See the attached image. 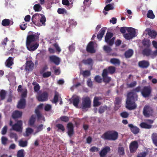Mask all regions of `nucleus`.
Here are the masks:
<instances>
[{"label":"nucleus","instance_id":"obj_1","mask_svg":"<svg viewBox=\"0 0 157 157\" xmlns=\"http://www.w3.org/2000/svg\"><path fill=\"white\" fill-rule=\"evenodd\" d=\"M140 92L143 97H149L152 92L151 87L150 86H144L141 88V86H138L128 94L126 107L129 110H134L136 108L137 105L135 101L137 100L138 97L136 93Z\"/></svg>","mask_w":157,"mask_h":157},{"label":"nucleus","instance_id":"obj_2","mask_svg":"<svg viewBox=\"0 0 157 157\" xmlns=\"http://www.w3.org/2000/svg\"><path fill=\"white\" fill-rule=\"evenodd\" d=\"M37 33L29 35L26 39V46L27 49L30 51H33L37 49L39 46V44L35 42L39 39V35Z\"/></svg>","mask_w":157,"mask_h":157},{"label":"nucleus","instance_id":"obj_3","mask_svg":"<svg viewBox=\"0 0 157 157\" xmlns=\"http://www.w3.org/2000/svg\"><path fill=\"white\" fill-rule=\"evenodd\" d=\"M32 21L35 25L37 26H41L42 25H45L46 19L44 15L36 13L33 15Z\"/></svg>","mask_w":157,"mask_h":157},{"label":"nucleus","instance_id":"obj_4","mask_svg":"<svg viewBox=\"0 0 157 157\" xmlns=\"http://www.w3.org/2000/svg\"><path fill=\"white\" fill-rule=\"evenodd\" d=\"M118 133L115 131H108L105 132L101 138L105 140L115 141L118 138Z\"/></svg>","mask_w":157,"mask_h":157},{"label":"nucleus","instance_id":"obj_5","mask_svg":"<svg viewBox=\"0 0 157 157\" xmlns=\"http://www.w3.org/2000/svg\"><path fill=\"white\" fill-rule=\"evenodd\" d=\"M127 31L128 33L125 34L124 36L126 39L130 40L135 37L136 31L135 29L131 27L128 28Z\"/></svg>","mask_w":157,"mask_h":157},{"label":"nucleus","instance_id":"obj_6","mask_svg":"<svg viewBox=\"0 0 157 157\" xmlns=\"http://www.w3.org/2000/svg\"><path fill=\"white\" fill-rule=\"evenodd\" d=\"M143 113L145 117H149L152 115L153 110L150 106L146 105L144 108Z\"/></svg>","mask_w":157,"mask_h":157},{"label":"nucleus","instance_id":"obj_7","mask_svg":"<svg viewBox=\"0 0 157 157\" xmlns=\"http://www.w3.org/2000/svg\"><path fill=\"white\" fill-rule=\"evenodd\" d=\"M91 101L88 97H85L82 99V108L83 109L90 108L91 107Z\"/></svg>","mask_w":157,"mask_h":157},{"label":"nucleus","instance_id":"obj_8","mask_svg":"<svg viewBox=\"0 0 157 157\" xmlns=\"http://www.w3.org/2000/svg\"><path fill=\"white\" fill-rule=\"evenodd\" d=\"M48 94L46 91H44L42 93L38 94L37 99L39 101H45L48 100Z\"/></svg>","mask_w":157,"mask_h":157},{"label":"nucleus","instance_id":"obj_9","mask_svg":"<svg viewBox=\"0 0 157 157\" xmlns=\"http://www.w3.org/2000/svg\"><path fill=\"white\" fill-rule=\"evenodd\" d=\"M139 147V144L137 141H134L131 142L129 145V150L131 153L135 152Z\"/></svg>","mask_w":157,"mask_h":157},{"label":"nucleus","instance_id":"obj_10","mask_svg":"<svg viewBox=\"0 0 157 157\" xmlns=\"http://www.w3.org/2000/svg\"><path fill=\"white\" fill-rule=\"evenodd\" d=\"M22 121L21 120H19L17 123L12 126V129L17 132H21L22 129Z\"/></svg>","mask_w":157,"mask_h":157},{"label":"nucleus","instance_id":"obj_11","mask_svg":"<svg viewBox=\"0 0 157 157\" xmlns=\"http://www.w3.org/2000/svg\"><path fill=\"white\" fill-rule=\"evenodd\" d=\"M108 75V72L107 69H104L102 73V76L103 82L106 84L109 83L111 80V77H109Z\"/></svg>","mask_w":157,"mask_h":157},{"label":"nucleus","instance_id":"obj_12","mask_svg":"<svg viewBox=\"0 0 157 157\" xmlns=\"http://www.w3.org/2000/svg\"><path fill=\"white\" fill-rule=\"evenodd\" d=\"M86 51L88 52L94 53L95 52L96 50L94 48V42L90 41L87 44L86 48Z\"/></svg>","mask_w":157,"mask_h":157},{"label":"nucleus","instance_id":"obj_13","mask_svg":"<svg viewBox=\"0 0 157 157\" xmlns=\"http://www.w3.org/2000/svg\"><path fill=\"white\" fill-rule=\"evenodd\" d=\"M67 133L70 137H71L74 134V126L72 123L69 122L67 124Z\"/></svg>","mask_w":157,"mask_h":157},{"label":"nucleus","instance_id":"obj_14","mask_svg":"<svg viewBox=\"0 0 157 157\" xmlns=\"http://www.w3.org/2000/svg\"><path fill=\"white\" fill-rule=\"evenodd\" d=\"M110 147L108 146L104 147L99 152L100 157H105L107 154L110 151Z\"/></svg>","mask_w":157,"mask_h":157},{"label":"nucleus","instance_id":"obj_15","mask_svg":"<svg viewBox=\"0 0 157 157\" xmlns=\"http://www.w3.org/2000/svg\"><path fill=\"white\" fill-rule=\"evenodd\" d=\"M146 32H147L148 35L153 39H154L157 35L156 31L151 30L150 28H147L145 29Z\"/></svg>","mask_w":157,"mask_h":157},{"label":"nucleus","instance_id":"obj_16","mask_svg":"<svg viewBox=\"0 0 157 157\" xmlns=\"http://www.w3.org/2000/svg\"><path fill=\"white\" fill-rule=\"evenodd\" d=\"M139 67L142 68H147L150 65L149 62L146 60H143L139 62L138 63Z\"/></svg>","mask_w":157,"mask_h":157},{"label":"nucleus","instance_id":"obj_17","mask_svg":"<svg viewBox=\"0 0 157 157\" xmlns=\"http://www.w3.org/2000/svg\"><path fill=\"white\" fill-rule=\"evenodd\" d=\"M49 59L51 62L54 63L56 65H58L60 62V59L56 56L53 55L49 57Z\"/></svg>","mask_w":157,"mask_h":157},{"label":"nucleus","instance_id":"obj_18","mask_svg":"<svg viewBox=\"0 0 157 157\" xmlns=\"http://www.w3.org/2000/svg\"><path fill=\"white\" fill-rule=\"evenodd\" d=\"M130 128L131 132L134 134H138L140 131V129L138 128L135 126H134L132 124H129L128 125Z\"/></svg>","mask_w":157,"mask_h":157},{"label":"nucleus","instance_id":"obj_19","mask_svg":"<svg viewBox=\"0 0 157 157\" xmlns=\"http://www.w3.org/2000/svg\"><path fill=\"white\" fill-rule=\"evenodd\" d=\"M34 66V63L32 61H27L26 63L25 69L28 71H32Z\"/></svg>","mask_w":157,"mask_h":157},{"label":"nucleus","instance_id":"obj_20","mask_svg":"<svg viewBox=\"0 0 157 157\" xmlns=\"http://www.w3.org/2000/svg\"><path fill=\"white\" fill-rule=\"evenodd\" d=\"M25 99L24 98H21L18 103L17 107L20 109H23L25 107Z\"/></svg>","mask_w":157,"mask_h":157},{"label":"nucleus","instance_id":"obj_21","mask_svg":"<svg viewBox=\"0 0 157 157\" xmlns=\"http://www.w3.org/2000/svg\"><path fill=\"white\" fill-rule=\"evenodd\" d=\"M13 64V58L11 57H9L5 63L6 66L9 68Z\"/></svg>","mask_w":157,"mask_h":157},{"label":"nucleus","instance_id":"obj_22","mask_svg":"<svg viewBox=\"0 0 157 157\" xmlns=\"http://www.w3.org/2000/svg\"><path fill=\"white\" fill-rule=\"evenodd\" d=\"M106 29V28L105 27H103L101 29L97 35L98 39L100 40H101L105 32Z\"/></svg>","mask_w":157,"mask_h":157},{"label":"nucleus","instance_id":"obj_23","mask_svg":"<svg viewBox=\"0 0 157 157\" xmlns=\"http://www.w3.org/2000/svg\"><path fill=\"white\" fill-rule=\"evenodd\" d=\"M22 112L21 111L16 110L13 112L12 115V117L14 119L20 118L22 116Z\"/></svg>","mask_w":157,"mask_h":157},{"label":"nucleus","instance_id":"obj_24","mask_svg":"<svg viewBox=\"0 0 157 157\" xmlns=\"http://www.w3.org/2000/svg\"><path fill=\"white\" fill-rule=\"evenodd\" d=\"M82 62L85 65L93 66V61L92 59L91 58H89L87 59H83Z\"/></svg>","mask_w":157,"mask_h":157},{"label":"nucleus","instance_id":"obj_25","mask_svg":"<svg viewBox=\"0 0 157 157\" xmlns=\"http://www.w3.org/2000/svg\"><path fill=\"white\" fill-rule=\"evenodd\" d=\"M101 99V98L100 97H94L93 101V105L94 106H98L101 104V102L99 101Z\"/></svg>","mask_w":157,"mask_h":157},{"label":"nucleus","instance_id":"obj_26","mask_svg":"<svg viewBox=\"0 0 157 157\" xmlns=\"http://www.w3.org/2000/svg\"><path fill=\"white\" fill-rule=\"evenodd\" d=\"M80 101V98L78 96H76L72 99V103L73 105L76 107H78V104Z\"/></svg>","mask_w":157,"mask_h":157},{"label":"nucleus","instance_id":"obj_27","mask_svg":"<svg viewBox=\"0 0 157 157\" xmlns=\"http://www.w3.org/2000/svg\"><path fill=\"white\" fill-rule=\"evenodd\" d=\"M151 139L153 144L157 147V133H153L151 136Z\"/></svg>","mask_w":157,"mask_h":157},{"label":"nucleus","instance_id":"obj_28","mask_svg":"<svg viewBox=\"0 0 157 157\" xmlns=\"http://www.w3.org/2000/svg\"><path fill=\"white\" fill-rule=\"evenodd\" d=\"M133 53V50L132 49H129L125 52L124 55L125 58H129L132 56Z\"/></svg>","mask_w":157,"mask_h":157},{"label":"nucleus","instance_id":"obj_29","mask_svg":"<svg viewBox=\"0 0 157 157\" xmlns=\"http://www.w3.org/2000/svg\"><path fill=\"white\" fill-rule=\"evenodd\" d=\"M36 116L34 115H32L29 119V124L30 126H33L34 125L36 121Z\"/></svg>","mask_w":157,"mask_h":157},{"label":"nucleus","instance_id":"obj_30","mask_svg":"<svg viewBox=\"0 0 157 157\" xmlns=\"http://www.w3.org/2000/svg\"><path fill=\"white\" fill-rule=\"evenodd\" d=\"M151 50L149 48H145L142 51V53L143 55L146 56H151Z\"/></svg>","mask_w":157,"mask_h":157},{"label":"nucleus","instance_id":"obj_31","mask_svg":"<svg viewBox=\"0 0 157 157\" xmlns=\"http://www.w3.org/2000/svg\"><path fill=\"white\" fill-rule=\"evenodd\" d=\"M113 34L110 32H107L105 37V41L108 44L110 38L113 37Z\"/></svg>","mask_w":157,"mask_h":157},{"label":"nucleus","instance_id":"obj_32","mask_svg":"<svg viewBox=\"0 0 157 157\" xmlns=\"http://www.w3.org/2000/svg\"><path fill=\"white\" fill-rule=\"evenodd\" d=\"M140 126L141 128L148 129L151 128L152 127L151 125L144 122L141 123L140 124Z\"/></svg>","mask_w":157,"mask_h":157},{"label":"nucleus","instance_id":"obj_33","mask_svg":"<svg viewBox=\"0 0 157 157\" xmlns=\"http://www.w3.org/2000/svg\"><path fill=\"white\" fill-rule=\"evenodd\" d=\"M28 143L27 140L23 141L21 140L19 141V145L21 147H25L27 146Z\"/></svg>","mask_w":157,"mask_h":157},{"label":"nucleus","instance_id":"obj_34","mask_svg":"<svg viewBox=\"0 0 157 157\" xmlns=\"http://www.w3.org/2000/svg\"><path fill=\"white\" fill-rule=\"evenodd\" d=\"M111 63L114 65H119L120 64V61L118 59L116 58H112L110 60Z\"/></svg>","mask_w":157,"mask_h":157},{"label":"nucleus","instance_id":"obj_35","mask_svg":"<svg viewBox=\"0 0 157 157\" xmlns=\"http://www.w3.org/2000/svg\"><path fill=\"white\" fill-rule=\"evenodd\" d=\"M108 73H109L111 74H114L116 71V68L112 66H109L107 70Z\"/></svg>","mask_w":157,"mask_h":157},{"label":"nucleus","instance_id":"obj_36","mask_svg":"<svg viewBox=\"0 0 157 157\" xmlns=\"http://www.w3.org/2000/svg\"><path fill=\"white\" fill-rule=\"evenodd\" d=\"M10 23V20L9 19H5L2 20V25L4 26H7L9 25Z\"/></svg>","mask_w":157,"mask_h":157},{"label":"nucleus","instance_id":"obj_37","mask_svg":"<svg viewBox=\"0 0 157 157\" xmlns=\"http://www.w3.org/2000/svg\"><path fill=\"white\" fill-rule=\"evenodd\" d=\"M147 16V17L152 19H154L155 17V16L153 11L151 10H150L148 11Z\"/></svg>","mask_w":157,"mask_h":157},{"label":"nucleus","instance_id":"obj_38","mask_svg":"<svg viewBox=\"0 0 157 157\" xmlns=\"http://www.w3.org/2000/svg\"><path fill=\"white\" fill-rule=\"evenodd\" d=\"M114 6L111 4H109L106 5L104 8V10L107 11L110 10H112L114 9Z\"/></svg>","mask_w":157,"mask_h":157},{"label":"nucleus","instance_id":"obj_39","mask_svg":"<svg viewBox=\"0 0 157 157\" xmlns=\"http://www.w3.org/2000/svg\"><path fill=\"white\" fill-rule=\"evenodd\" d=\"M59 97V94L57 92H56L55 93V95L52 101V102L54 103H56L58 101V98Z\"/></svg>","mask_w":157,"mask_h":157},{"label":"nucleus","instance_id":"obj_40","mask_svg":"<svg viewBox=\"0 0 157 157\" xmlns=\"http://www.w3.org/2000/svg\"><path fill=\"white\" fill-rule=\"evenodd\" d=\"M107 107L106 105L101 106L99 108L98 112L100 113L101 114L103 113L105 110H107Z\"/></svg>","mask_w":157,"mask_h":157},{"label":"nucleus","instance_id":"obj_41","mask_svg":"<svg viewBox=\"0 0 157 157\" xmlns=\"http://www.w3.org/2000/svg\"><path fill=\"white\" fill-rule=\"evenodd\" d=\"M6 93L4 90H2L0 92V97L1 100H2L5 99Z\"/></svg>","mask_w":157,"mask_h":157},{"label":"nucleus","instance_id":"obj_42","mask_svg":"<svg viewBox=\"0 0 157 157\" xmlns=\"http://www.w3.org/2000/svg\"><path fill=\"white\" fill-rule=\"evenodd\" d=\"M124 150L123 147H119L118 148V152L120 155H123L124 154Z\"/></svg>","mask_w":157,"mask_h":157},{"label":"nucleus","instance_id":"obj_43","mask_svg":"<svg viewBox=\"0 0 157 157\" xmlns=\"http://www.w3.org/2000/svg\"><path fill=\"white\" fill-rule=\"evenodd\" d=\"M35 113L36 115L38 120H40L42 117V116L39 110L36 109L35 110Z\"/></svg>","mask_w":157,"mask_h":157},{"label":"nucleus","instance_id":"obj_44","mask_svg":"<svg viewBox=\"0 0 157 157\" xmlns=\"http://www.w3.org/2000/svg\"><path fill=\"white\" fill-rule=\"evenodd\" d=\"M33 9L36 11L38 12L41 10L42 8L40 5L38 4H35L33 6Z\"/></svg>","mask_w":157,"mask_h":157},{"label":"nucleus","instance_id":"obj_45","mask_svg":"<svg viewBox=\"0 0 157 157\" xmlns=\"http://www.w3.org/2000/svg\"><path fill=\"white\" fill-rule=\"evenodd\" d=\"M24 150L23 149L19 150L17 152V157H24Z\"/></svg>","mask_w":157,"mask_h":157},{"label":"nucleus","instance_id":"obj_46","mask_svg":"<svg viewBox=\"0 0 157 157\" xmlns=\"http://www.w3.org/2000/svg\"><path fill=\"white\" fill-rule=\"evenodd\" d=\"M57 12L59 14H67V10L64 8H59L57 10Z\"/></svg>","mask_w":157,"mask_h":157},{"label":"nucleus","instance_id":"obj_47","mask_svg":"<svg viewBox=\"0 0 157 157\" xmlns=\"http://www.w3.org/2000/svg\"><path fill=\"white\" fill-rule=\"evenodd\" d=\"M82 74L84 77H88L90 75V71L85 70L83 71V72L82 73Z\"/></svg>","mask_w":157,"mask_h":157},{"label":"nucleus","instance_id":"obj_48","mask_svg":"<svg viewBox=\"0 0 157 157\" xmlns=\"http://www.w3.org/2000/svg\"><path fill=\"white\" fill-rule=\"evenodd\" d=\"M56 127L58 128L59 130H61L62 132L65 131V128L63 125L60 124H58L56 125Z\"/></svg>","mask_w":157,"mask_h":157},{"label":"nucleus","instance_id":"obj_49","mask_svg":"<svg viewBox=\"0 0 157 157\" xmlns=\"http://www.w3.org/2000/svg\"><path fill=\"white\" fill-rule=\"evenodd\" d=\"M33 132V130L32 128H27L26 131V136H29V134L32 133Z\"/></svg>","mask_w":157,"mask_h":157},{"label":"nucleus","instance_id":"obj_50","mask_svg":"<svg viewBox=\"0 0 157 157\" xmlns=\"http://www.w3.org/2000/svg\"><path fill=\"white\" fill-rule=\"evenodd\" d=\"M94 80L96 82L98 83H101L102 82V78L99 75H97L95 76Z\"/></svg>","mask_w":157,"mask_h":157},{"label":"nucleus","instance_id":"obj_51","mask_svg":"<svg viewBox=\"0 0 157 157\" xmlns=\"http://www.w3.org/2000/svg\"><path fill=\"white\" fill-rule=\"evenodd\" d=\"M20 27L22 30H25L27 27V24L24 22H22L20 25Z\"/></svg>","mask_w":157,"mask_h":157},{"label":"nucleus","instance_id":"obj_52","mask_svg":"<svg viewBox=\"0 0 157 157\" xmlns=\"http://www.w3.org/2000/svg\"><path fill=\"white\" fill-rule=\"evenodd\" d=\"M136 82L134 81L130 84H127V86L128 88H132L136 86Z\"/></svg>","mask_w":157,"mask_h":157},{"label":"nucleus","instance_id":"obj_53","mask_svg":"<svg viewBox=\"0 0 157 157\" xmlns=\"http://www.w3.org/2000/svg\"><path fill=\"white\" fill-rule=\"evenodd\" d=\"M103 49L107 53H109L112 51V49L110 47L107 46L105 45L103 47Z\"/></svg>","mask_w":157,"mask_h":157},{"label":"nucleus","instance_id":"obj_54","mask_svg":"<svg viewBox=\"0 0 157 157\" xmlns=\"http://www.w3.org/2000/svg\"><path fill=\"white\" fill-rule=\"evenodd\" d=\"M99 148L95 146H93L90 149V151L92 152H97L99 151Z\"/></svg>","mask_w":157,"mask_h":157},{"label":"nucleus","instance_id":"obj_55","mask_svg":"<svg viewBox=\"0 0 157 157\" xmlns=\"http://www.w3.org/2000/svg\"><path fill=\"white\" fill-rule=\"evenodd\" d=\"M10 136L12 138H14L15 141H17L18 139V137L17 134L15 133H10Z\"/></svg>","mask_w":157,"mask_h":157},{"label":"nucleus","instance_id":"obj_56","mask_svg":"<svg viewBox=\"0 0 157 157\" xmlns=\"http://www.w3.org/2000/svg\"><path fill=\"white\" fill-rule=\"evenodd\" d=\"M120 115L123 118H127L128 117L129 114L126 112H123L120 113Z\"/></svg>","mask_w":157,"mask_h":157},{"label":"nucleus","instance_id":"obj_57","mask_svg":"<svg viewBox=\"0 0 157 157\" xmlns=\"http://www.w3.org/2000/svg\"><path fill=\"white\" fill-rule=\"evenodd\" d=\"M60 119L61 121L66 122H67L69 121V118L68 117L65 116L61 117Z\"/></svg>","mask_w":157,"mask_h":157},{"label":"nucleus","instance_id":"obj_58","mask_svg":"<svg viewBox=\"0 0 157 157\" xmlns=\"http://www.w3.org/2000/svg\"><path fill=\"white\" fill-rule=\"evenodd\" d=\"M142 43L144 46H146L147 47H149L150 46L149 40H144L143 41Z\"/></svg>","mask_w":157,"mask_h":157},{"label":"nucleus","instance_id":"obj_59","mask_svg":"<svg viewBox=\"0 0 157 157\" xmlns=\"http://www.w3.org/2000/svg\"><path fill=\"white\" fill-rule=\"evenodd\" d=\"M51 75V72L47 71V72L44 73L42 75V76L44 78H46L50 76Z\"/></svg>","mask_w":157,"mask_h":157},{"label":"nucleus","instance_id":"obj_60","mask_svg":"<svg viewBox=\"0 0 157 157\" xmlns=\"http://www.w3.org/2000/svg\"><path fill=\"white\" fill-rule=\"evenodd\" d=\"M147 153L146 152L144 151V152H141L138 154L137 156V157H145L147 155Z\"/></svg>","mask_w":157,"mask_h":157},{"label":"nucleus","instance_id":"obj_61","mask_svg":"<svg viewBox=\"0 0 157 157\" xmlns=\"http://www.w3.org/2000/svg\"><path fill=\"white\" fill-rule=\"evenodd\" d=\"M51 105L48 104L45 105L44 107V110L45 111H49L51 109Z\"/></svg>","mask_w":157,"mask_h":157},{"label":"nucleus","instance_id":"obj_62","mask_svg":"<svg viewBox=\"0 0 157 157\" xmlns=\"http://www.w3.org/2000/svg\"><path fill=\"white\" fill-rule=\"evenodd\" d=\"M121 101V98L119 97H117L115 99V103L116 105L120 104Z\"/></svg>","mask_w":157,"mask_h":157},{"label":"nucleus","instance_id":"obj_63","mask_svg":"<svg viewBox=\"0 0 157 157\" xmlns=\"http://www.w3.org/2000/svg\"><path fill=\"white\" fill-rule=\"evenodd\" d=\"M7 140L8 139L6 137L2 136V144L4 145H6Z\"/></svg>","mask_w":157,"mask_h":157},{"label":"nucleus","instance_id":"obj_64","mask_svg":"<svg viewBox=\"0 0 157 157\" xmlns=\"http://www.w3.org/2000/svg\"><path fill=\"white\" fill-rule=\"evenodd\" d=\"M157 56V49H156L154 51L152 52L151 51V57L154 58L155 57Z\"/></svg>","mask_w":157,"mask_h":157}]
</instances>
